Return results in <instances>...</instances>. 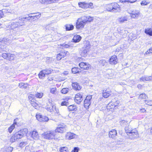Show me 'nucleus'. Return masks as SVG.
Instances as JSON below:
<instances>
[{
  "label": "nucleus",
  "mask_w": 152,
  "mask_h": 152,
  "mask_svg": "<svg viewBox=\"0 0 152 152\" xmlns=\"http://www.w3.org/2000/svg\"><path fill=\"white\" fill-rule=\"evenodd\" d=\"M28 132V129L26 128L23 129L15 133L11 137L10 141L12 143L15 142L17 140L23 137Z\"/></svg>",
  "instance_id": "f257e3e1"
},
{
  "label": "nucleus",
  "mask_w": 152,
  "mask_h": 152,
  "mask_svg": "<svg viewBox=\"0 0 152 152\" xmlns=\"http://www.w3.org/2000/svg\"><path fill=\"white\" fill-rule=\"evenodd\" d=\"M26 18L24 17H20L18 20L15 22L12 23L11 24L9 25V28L13 29L24 25L25 22H26Z\"/></svg>",
  "instance_id": "f03ea898"
},
{
  "label": "nucleus",
  "mask_w": 152,
  "mask_h": 152,
  "mask_svg": "<svg viewBox=\"0 0 152 152\" xmlns=\"http://www.w3.org/2000/svg\"><path fill=\"white\" fill-rule=\"evenodd\" d=\"M107 10L111 12H118L120 11V7L116 3H111L108 5Z\"/></svg>",
  "instance_id": "7ed1b4c3"
},
{
  "label": "nucleus",
  "mask_w": 152,
  "mask_h": 152,
  "mask_svg": "<svg viewBox=\"0 0 152 152\" xmlns=\"http://www.w3.org/2000/svg\"><path fill=\"white\" fill-rule=\"evenodd\" d=\"M56 134L54 131H48L44 132L42 134V136L44 138L47 139L52 140L55 139Z\"/></svg>",
  "instance_id": "20e7f679"
},
{
  "label": "nucleus",
  "mask_w": 152,
  "mask_h": 152,
  "mask_svg": "<svg viewBox=\"0 0 152 152\" xmlns=\"http://www.w3.org/2000/svg\"><path fill=\"white\" fill-rule=\"evenodd\" d=\"M28 17H24L26 18V22L29 20L30 21L36 20L39 18L41 16V14L39 13H31L28 15Z\"/></svg>",
  "instance_id": "39448f33"
},
{
  "label": "nucleus",
  "mask_w": 152,
  "mask_h": 152,
  "mask_svg": "<svg viewBox=\"0 0 152 152\" xmlns=\"http://www.w3.org/2000/svg\"><path fill=\"white\" fill-rule=\"evenodd\" d=\"M119 103L117 98H115L112 99L111 102L108 104L107 108L109 109H113L118 105Z\"/></svg>",
  "instance_id": "423d86ee"
},
{
  "label": "nucleus",
  "mask_w": 152,
  "mask_h": 152,
  "mask_svg": "<svg viewBox=\"0 0 152 152\" xmlns=\"http://www.w3.org/2000/svg\"><path fill=\"white\" fill-rule=\"evenodd\" d=\"M128 136L129 138L131 140L136 139L139 137L138 131L135 129H133L132 131Z\"/></svg>",
  "instance_id": "0eeeda50"
},
{
  "label": "nucleus",
  "mask_w": 152,
  "mask_h": 152,
  "mask_svg": "<svg viewBox=\"0 0 152 152\" xmlns=\"http://www.w3.org/2000/svg\"><path fill=\"white\" fill-rule=\"evenodd\" d=\"M2 56L4 58L10 61L14 60L15 58V55L14 54L7 53H2Z\"/></svg>",
  "instance_id": "6e6552de"
},
{
  "label": "nucleus",
  "mask_w": 152,
  "mask_h": 152,
  "mask_svg": "<svg viewBox=\"0 0 152 152\" xmlns=\"http://www.w3.org/2000/svg\"><path fill=\"white\" fill-rule=\"evenodd\" d=\"M79 66L81 68L84 70H89L91 68V65L88 63L81 62L79 64Z\"/></svg>",
  "instance_id": "1a4fd4ad"
},
{
  "label": "nucleus",
  "mask_w": 152,
  "mask_h": 152,
  "mask_svg": "<svg viewBox=\"0 0 152 152\" xmlns=\"http://www.w3.org/2000/svg\"><path fill=\"white\" fill-rule=\"evenodd\" d=\"M86 23L83 21L80 18H78L76 22V27L78 29H81L83 28Z\"/></svg>",
  "instance_id": "9d476101"
},
{
  "label": "nucleus",
  "mask_w": 152,
  "mask_h": 152,
  "mask_svg": "<svg viewBox=\"0 0 152 152\" xmlns=\"http://www.w3.org/2000/svg\"><path fill=\"white\" fill-rule=\"evenodd\" d=\"M36 117L37 119L40 122H47L49 120L48 117L42 116L40 114H37L36 115Z\"/></svg>",
  "instance_id": "9b49d317"
},
{
  "label": "nucleus",
  "mask_w": 152,
  "mask_h": 152,
  "mask_svg": "<svg viewBox=\"0 0 152 152\" xmlns=\"http://www.w3.org/2000/svg\"><path fill=\"white\" fill-rule=\"evenodd\" d=\"M75 102L78 104L80 103L83 100V94L82 93H78L77 94L74 99Z\"/></svg>",
  "instance_id": "f8f14e48"
},
{
  "label": "nucleus",
  "mask_w": 152,
  "mask_h": 152,
  "mask_svg": "<svg viewBox=\"0 0 152 152\" xmlns=\"http://www.w3.org/2000/svg\"><path fill=\"white\" fill-rule=\"evenodd\" d=\"M111 93V91L109 88H104L103 90V96L107 98L110 95Z\"/></svg>",
  "instance_id": "ddd939ff"
},
{
  "label": "nucleus",
  "mask_w": 152,
  "mask_h": 152,
  "mask_svg": "<svg viewBox=\"0 0 152 152\" xmlns=\"http://www.w3.org/2000/svg\"><path fill=\"white\" fill-rule=\"evenodd\" d=\"M130 14L132 18H137L139 17L140 15V12L138 10H133Z\"/></svg>",
  "instance_id": "4468645a"
},
{
  "label": "nucleus",
  "mask_w": 152,
  "mask_h": 152,
  "mask_svg": "<svg viewBox=\"0 0 152 152\" xmlns=\"http://www.w3.org/2000/svg\"><path fill=\"white\" fill-rule=\"evenodd\" d=\"M79 18L86 23L91 22L93 20V18L90 16H84Z\"/></svg>",
  "instance_id": "2eb2a0df"
},
{
  "label": "nucleus",
  "mask_w": 152,
  "mask_h": 152,
  "mask_svg": "<svg viewBox=\"0 0 152 152\" xmlns=\"http://www.w3.org/2000/svg\"><path fill=\"white\" fill-rule=\"evenodd\" d=\"M66 126L64 125L59 126L57 127L54 132H56H56H64L65 131Z\"/></svg>",
  "instance_id": "dca6fc26"
},
{
  "label": "nucleus",
  "mask_w": 152,
  "mask_h": 152,
  "mask_svg": "<svg viewBox=\"0 0 152 152\" xmlns=\"http://www.w3.org/2000/svg\"><path fill=\"white\" fill-rule=\"evenodd\" d=\"M34 96L32 94H30L28 96V98L31 101V105L35 107H37L38 106V104L37 103L34 102L35 99H34Z\"/></svg>",
  "instance_id": "f3484780"
},
{
  "label": "nucleus",
  "mask_w": 152,
  "mask_h": 152,
  "mask_svg": "<svg viewBox=\"0 0 152 152\" xmlns=\"http://www.w3.org/2000/svg\"><path fill=\"white\" fill-rule=\"evenodd\" d=\"M110 63L111 64L115 65L117 63V57L115 55H113L109 59Z\"/></svg>",
  "instance_id": "a211bd4d"
},
{
  "label": "nucleus",
  "mask_w": 152,
  "mask_h": 152,
  "mask_svg": "<svg viewBox=\"0 0 152 152\" xmlns=\"http://www.w3.org/2000/svg\"><path fill=\"white\" fill-rule=\"evenodd\" d=\"M67 51L61 52L58 54L56 57V59L57 60H60L61 58H64L66 55Z\"/></svg>",
  "instance_id": "6ab92c4d"
},
{
  "label": "nucleus",
  "mask_w": 152,
  "mask_h": 152,
  "mask_svg": "<svg viewBox=\"0 0 152 152\" xmlns=\"http://www.w3.org/2000/svg\"><path fill=\"white\" fill-rule=\"evenodd\" d=\"M140 81H150L152 80V76H143L140 79Z\"/></svg>",
  "instance_id": "aec40b11"
},
{
  "label": "nucleus",
  "mask_w": 152,
  "mask_h": 152,
  "mask_svg": "<svg viewBox=\"0 0 152 152\" xmlns=\"http://www.w3.org/2000/svg\"><path fill=\"white\" fill-rule=\"evenodd\" d=\"M116 131L115 129H112L109 132V137L112 138H115L117 135Z\"/></svg>",
  "instance_id": "412c9836"
},
{
  "label": "nucleus",
  "mask_w": 152,
  "mask_h": 152,
  "mask_svg": "<svg viewBox=\"0 0 152 152\" xmlns=\"http://www.w3.org/2000/svg\"><path fill=\"white\" fill-rule=\"evenodd\" d=\"M30 134L31 137L34 139H37L39 137L38 133L36 131H34L31 132H30Z\"/></svg>",
  "instance_id": "4be33fe9"
},
{
  "label": "nucleus",
  "mask_w": 152,
  "mask_h": 152,
  "mask_svg": "<svg viewBox=\"0 0 152 152\" xmlns=\"http://www.w3.org/2000/svg\"><path fill=\"white\" fill-rule=\"evenodd\" d=\"M72 73L74 74L75 73H81L82 74V73H84V72L83 71H81L80 70V69L77 67H74L72 68Z\"/></svg>",
  "instance_id": "5701e85b"
},
{
  "label": "nucleus",
  "mask_w": 152,
  "mask_h": 152,
  "mask_svg": "<svg viewBox=\"0 0 152 152\" xmlns=\"http://www.w3.org/2000/svg\"><path fill=\"white\" fill-rule=\"evenodd\" d=\"M81 39L82 37L80 36L75 35L74 36L72 39V40L73 42L76 43L80 42Z\"/></svg>",
  "instance_id": "b1692460"
},
{
  "label": "nucleus",
  "mask_w": 152,
  "mask_h": 152,
  "mask_svg": "<svg viewBox=\"0 0 152 152\" xmlns=\"http://www.w3.org/2000/svg\"><path fill=\"white\" fill-rule=\"evenodd\" d=\"M46 109L49 111L51 112L56 110V106L53 105H48L46 106Z\"/></svg>",
  "instance_id": "393cba45"
},
{
  "label": "nucleus",
  "mask_w": 152,
  "mask_h": 152,
  "mask_svg": "<svg viewBox=\"0 0 152 152\" xmlns=\"http://www.w3.org/2000/svg\"><path fill=\"white\" fill-rule=\"evenodd\" d=\"M90 47L88 46L87 48L84 49L81 53V55L83 57H86L87 55V53L89 51V48Z\"/></svg>",
  "instance_id": "a878e982"
},
{
  "label": "nucleus",
  "mask_w": 152,
  "mask_h": 152,
  "mask_svg": "<svg viewBox=\"0 0 152 152\" xmlns=\"http://www.w3.org/2000/svg\"><path fill=\"white\" fill-rule=\"evenodd\" d=\"M72 86L73 89L77 90H79L81 88V86H79L78 83H72Z\"/></svg>",
  "instance_id": "bb28decb"
},
{
  "label": "nucleus",
  "mask_w": 152,
  "mask_h": 152,
  "mask_svg": "<svg viewBox=\"0 0 152 152\" xmlns=\"http://www.w3.org/2000/svg\"><path fill=\"white\" fill-rule=\"evenodd\" d=\"M133 129L130 126H126L125 128V132L127 135L132 131Z\"/></svg>",
  "instance_id": "cd10ccee"
},
{
  "label": "nucleus",
  "mask_w": 152,
  "mask_h": 152,
  "mask_svg": "<svg viewBox=\"0 0 152 152\" xmlns=\"http://www.w3.org/2000/svg\"><path fill=\"white\" fill-rule=\"evenodd\" d=\"M4 43V42L3 40H0V53L2 51H5L6 50L5 48L6 46L4 45H2Z\"/></svg>",
  "instance_id": "c85d7f7f"
},
{
  "label": "nucleus",
  "mask_w": 152,
  "mask_h": 152,
  "mask_svg": "<svg viewBox=\"0 0 152 152\" xmlns=\"http://www.w3.org/2000/svg\"><path fill=\"white\" fill-rule=\"evenodd\" d=\"M76 135L73 133L68 132L67 133V137L69 140H71L75 138L76 137Z\"/></svg>",
  "instance_id": "c756f323"
},
{
  "label": "nucleus",
  "mask_w": 152,
  "mask_h": 152,
  "mask_svg": "<svg viewBox=\"0 0 152 152\" xmlns=\"http://www.w3.org/2000/svg\"><path fill=\"white\" fill-rule=\"evenodd\" d=\"M129 17L127 16H125L123 17H121L119 18L118 19V21L121 23H123L126 21L128 20Z\"/></svg>",
  "instance_id": "7c9ffc66"
},
{
  "label": "nucleus",
  "mask_w": 152,
  "mask_h": 152,
  "mask_svg": "<svg viewBox=\"0 0 152 152\" xmlns=\"http://www.w3.org/2000/svg\"><path fill=\"white\" fill-rule=\"evenodd\" d=\"M66 31H70L73 30L74 28V26L72 24H66L65 26Z\"/></svg>",
  "instance_id": "2f4dec72"
},
{
  "label": "nucleus",
  "mask_w": 152,
  "mask_h": 152,
  "mask_svg": "<svg viewBox=\"0 0 152 152\" xmlns=\"http://www.w3.org/2000/svg\"><path fill=\"white\" fill-rule=\"evenodd\" d=\"M68 108L69 111H76L77 110L76 106L73 105H69Z\"/></svg>",
  "instance_id": "473e14b6"
},
{
  "label": "nucleus",
  "mask_w": 152,
  "mask_h": 152,
  "mask_svg": "<svg viewBox=\"0 0 152 152\" xmlns=\"http://www.w3.org/2000/svg\"><path fill=\"white\" fill-rule=\"evenodd\" d=\"M145 32L146 34L150 36H152V29L151 28H147L145 29Z\"/></svg>",
  "instance_id": "72a5a7b5"
},
{
  "label": "nucleus",
  "mask_w": 152,
  "mask_h": 152,
  "mask_svg": "<svg viewBox=\"0 0 152 152\" xmlns=\"http://www.w3.org/2000/svg\"><path fill=\"white\" fill-rule=\"evenodd\" d=\"M13 150V148L11 147H6L3 149L4 152H12Z\"/></svg>",
  "instance_id": "f704fd0d"
},
{
  "label": "nucleus",
  "mask_w": 152,
  "mask_h": 152,
  "mask_svg": "<svg viewBox=\"0 0 152 152\" xmlns=\"http://www.w3.org/2000/svg\"><path fill=\"white\" fill-rule=\"evenodd\" d=\"M28 85V84L27 83L22 82L20 83L19 84V86L20 88H26Z\"/></svg>",
  "instance_id": "c9c22d12"
},
{
  "label": "nucleus",
  "mask_w": 152,
  "mask_h": 152,
  "mask_svg": "<svg viewBox=\"0 0 152 152\" xmlns=\"http://www.w3.org/2000/svg\"><path fill=\"white\" fill-rule=\"evenodd\" d=\"M91 103V101L85 100L84 101V107L86 109H87L88 108V107Z\"/></svg>",
  "instance_id": "e433bc0d"
},
{
  "label": "nucleus",
  "mask_w": 152,
  "mask_h": 152,
  "mask_svg": "<svg viewBox=\"0 0 152 152\" xmlns=\"http://www.w3.org/2000/svg\"><path fill=\"white\" fill-rule=\"evenodd\" d=\"M2 11H3V12L4 15H5V14L8 13L12 14L14 13V12H12L11 10H9V9H3L2 10Z\"/></svg>",
  "instance_id": "4c0bfd02"
},
{
  "label": "nucleus",
  "mask_w": 152,
  "mask_h": 152,
  "mask_svg": "<svg viewBox=\"0 0 152 152\" xmlns=\"http://www.w3.org/2000/svg\"><path fill=\"white\" fill-rule=\"evenodd\" d=\"M45 71L44 70H41L40 71L38 75L39 77L40 78L42 79L43 77L45 76Z\"/></svg>",
  "instance_id": "58836bf2"
},
{
  "label": "nucleus",
  "mask_w": 152,
  "mask_h": 152,
  "mask_svg": "<svg viewBox=\"0 0 152 152\" xmlns=\"http://www.w3.org/2000/svg\"><path fill=\"white\" fill-rule=\"evenodd\" d=\"M78 5L80 7L83 8H87L86 3L85 2H79Z\"/></svg>",
  "instance_id": "ea45409f"
},
{
  "label": "nucleus",
  "mask_w": 152,
  "mask_h": 152,
  "mask_svg": "<svg viewBox=\"0 0 152 152\" xmlns=\"http://www.w3.org/2000/svg\"><path fill=\"white\" fill-rule=\"evenodd\" d=\"M15 124H16V123L14 122V124L8 128V130L9 133H11L13 129L15 128Z\"/></svg>",
  "instance_id": "a19ab883"
},
{
  "label": "nucleus",
  "mask_w": 152,
  "mask_h": 152,
  "mask_svg": "<svg viewBox=\"0 0 152 152\" xmlns=\"http://www.w3.org/2000/svg\"><path fill=\"white\" fill-rule=\"evenodd\" d=\"M60 45L63 48H67L71 47V45L69 43H68V44L64 43L62 44H60Z\"/></svg>",
  "instance_id": "79ce46f5"
},
{
  "label": "nucleus",
  "mask_w": 152,
  "mask_h": 152,
  "mask_svg": "<svg viewBox=\"0 0 152 152\" xmlns=\"http://www.w3.org/2000/svg\"><path fill=\"white\" fill-rule=\"evenodd\" d=\"M59 151L60 152H67V148L66 147H61L60 148Z\"/></svg>",
  "instance_id": "37998d69"
},
{
  "label": "nucleus",
  "mask_w": 152,
  "mask_h": 152,
  "mask_svg": "<svg viewBox=\"0 0 152 152\" xmlns=\"http://www.w3.org/2000/svg\"><path fill=\"white\" fill-rule=\"evenodd\" d=\"M69 90L67 88H63L61 90V92L63 94H66L68 92Z\"/></svg>",
  "instance_id": "c03bdc74"
},
{
  "label": "nucleus",
  "mask_w": 152,
  "mask_h": 152,
  "mask_svg": "<svg viewBox=\"0 0 152 152\" xmlns=\"http://www.w3.org/2000/svg\"><path fill=\"white\" fill-rule=\"evenodd\" d=\"M43 95V94L42 93H37L35 95V96L39 98H41Z\"/></svg>",
  "instance_id": "a18cd8bd"
},
{
  "label": "nucleus",
  "mask_w": 152,
  "mask_h": 152,
  "mask_svg": "<svg viewBox=\"0 0 152 152\" xmlns=\"http://www.w3.org/2000/svg\"><path fill=\"white\" fill-rule=\"evenodd\" d=\"M120 124L121 125L124 126L127 124V121L124 120H122L120 122Z\"/></svg>",
  "instance_id": "49530a36"
},
{
  "label": "nucleus",
  "mask_w": 152,
  "mask_h": 152,
  "mask_svg": "<svg viewBox=\"0 0 152 152\" xmlns=\"http://www.w3.org/2000/svg\"><path fill=\"white\" fill-rule=\"evenodd\" d=\"M147 96L145 93L141 94L139 96V98L142 99H146Z\"/></svg>",
  "instance_id": "de8ad7c7"
},
{
  "label": "nucleus",
  "mask_w": 152,
  "mask_h": 152,
  "mask_svg": "<svg viewBox=\"0 0 152 152\" xmlns=\"http://www.w3.org/2000/svg\"><path fill=\"white\" fill-rule=\"evenodd\" d=\"M93 6V4L92 3H86L87 8H92Z\"/></svg>",
  "instance_id": "09e8293b"
},
{
  "label": "nucleus",
  "mask_w": 152,
  "mask_h": 152,
  "mask_svg": "<svg viewBox=\"0 0 152 152\" xmlns=\"http://www.w3.org/2000/svg\"><path fill=\"white\" fill-rule=\"evenodd\" d=\"M26 142H21L19 144V146L20 147H23L26 145Z\"/></svg>",
  "instance_id": "8fccbe9b"
},
{
  "label": "nucleus",
  "mask_w": 152,
  "mask_h": 152,
  "mask_svg": "<svg viewBox=\"0 0 152 152\" xmlns=\"http://www.w3.org/2000/svg\"><path fill=\"white\" fill-rule=\"evenodd\" d=\"M69 104L68 102L64 101L61 102V106H67Z\"/></svg>",
  "instance_id": "3c124183"
},
{
  "label": "nucleus",
  "mask_w": 152,
  "mask_h": 152,
  "mask_svg": "<svg viewBox=\"0 0 152 152\" xmlns=\"http://www.w3.org/2000/svg\"><path fill=\"white\" fill-rule=\"evenodd\" d=\"M99 62L101 64H102V66H104V65H105V64L106 63V61L103 59L100 60L99 61Z\"/></svg>",
  "instance_id": "603ef678"
},
{
  "label": "nucleus",
  "mask_w": 152,
  "mask_h": 152,
  "mask_svg": "<svg viewBox=\"0 0 152 152\" xmlns=\"http://www.w3.org/2000/svg\"><path fill=\"white\" fill-rule=\"evenodd\" d=\"M149 2H146L145 1H143L140 3V4L142 6L146 5L149 4Z\"/></svg>",
  "instance_id": "864d4df0"
},
{
  "label": "nucleus",
  "mask_w": 152,
  "mask_h": 152,
  "mask_svg": "<svg viewBox=\"0 0 152 152\" xmlns=\"http://www.w3.org/2000/svg\"><path fill=\"white\" fill-rule=\"evenodd\" d=\"M45 71V75H48L49 74L51 73V70H50L49 69H46L44 70H43Z\"/></svg>",
  "instance_id": "5fc2aeb1"
},
{
  "label": "nucleus",
  "mask_w": 152,
  "mask_h": 152,
  "mask_svg": "<svg viewBox=\"0 0 152 152\" xmlns=\"http://www.w3.org/2000/svg\"><path fill=\"white\" fill-rule=\"evenodd\" d=\"M145 103L149 105H152V100H147L145 101Z\"/></svg>",
  "instance_id": "6e6d98bb"
},
{
  "label": "nucleus",
  "mask_w": 152,
  "mask_h": 152,
  "mask_svg": "<svg viewBox=\"0 0 152 152\" xmlns=\"http://www.w3.org/2000/svg\"><path fill=\"white\" fill-rule=\"evenodd\" d=\"M56 90V88H53L50 89V93L52 94H55Z\"/></svg>",
  "instance_id": "4d7b16f0"
},
{
  "label": "nucleus",
  "mask_w": 152,
  "mask_h": 152,
  "mask_svg": "<svg viewBox=\"0 0 152 152\" xmlns=\"http://www.w3.org/2000/svg\"><path fill=\"white\" fill-rule=\"evenodd\" d=\"M92 96L91 95H89L87 96L85 100H86L87 101H91V100L92 99Z\"/></svg>",
  "instance_id": "13d9d810"
},
{
  "label": "nucleus",
  "mask_w": 152,
  "mask_h": 152,
  "mask_svg": "<svg viewBox=\"0 0 152 152\" xmlns=\"http://www.w3.org/2000/svg\"><path fill=\"white\" fill-rule=\"evenodd\" d=\"M79 150V149L78 147H75L71 152H78Z\"/></svg>",
  "instance_id": "bf43d9fd"
},
{
  "label": "nucleus",
  "mask_w": 152,
  "mask_h": 152,
  "mask_svg": "<svg viewBox=\"0 0 152 152\" xmlns=\"http://www.w3.org/2000/svg\"><path fill=\"white\" fill-rule=\"evenodd\" d=\"M5 16V15H4V14L2 10H0V19L1 18H3Z\"/></svg>",
  "instance_id": "052dcab7"
},
{
  "label": "nucleus",
  "mask_w": 152,
  "mask_h": 152,
  "mask_svg": "<svg viewBox=\"0 0 152 152\" xmlns=\"http://www.w3.org/2000/svg\"><path fill=\"white\" fill-rule=\"evenodd\" d=\"M5 87L4 86H0V91L2 92L4 91V88Z\"/></svg>",
  "instance_id": "680f3d73"
},
{
  "label": "nucleus",
  "mask_w": 152,
  "mask_h": 152,
  "mask_svg": "<svg viewBox=\"0 0 152 152\" xmlns=\"http://www.w3.org/2000/svg\"><path fill=\"white\" fill-rule=\"evenodd\" d=\"M59 0H50V4L56 2Z\"/></svg>",
  "instance_id": "e2e57ef3"
},
{
  "label": "nucleus",
  "mask_w": 152,
  "mask_h": 152,
  "mask_svg": "<svg viewBox=\"0 0 152 152\" xmlns=\"http://www.w3.org/2000/svg\"><path fill=\"white\" fill-rule=\"evenodd\" d=\"M45 4H50V0H44Z\"/></svg>",
  "instance_id": "0e129e2a"
},
{
  "label": "nucleus",
  "mask_w": 152,
  "mask_h": 152,
  "mask_svg": "<svg viewBox=\"0 0 152 152\" xmlns=\"http://www.w3.org/2000/svg\"><path fill=\"white\" fill-rule=\"evenodd\" d=\"M137 1V0H128V3H133Z\"/></svg>",
  "instance_id": "69168bd1"
},
{
  "label": "nucleus",
  "mask_w": 152,
  "mask_h": 152,
  "mask_svg": "<svg viewBox=\"0 0 152 152\" xmlns=\"http://www.w3.org/2000/svg\"><path fill=\"white\" fill-rule=\"evenodd\" d=\"M120 1L121 3H125L126 2L128 3V0H121Z\"/></svg>",
  "instance_id": "338daca9"
},
{
  "label": "nucleus",
  "mask_w": 152,
  "mask_h": 152,
  "mask_svg": "<svg viewBox=\"0 0 152 152\" xmlns=\"http://www.w3.org/2000/svg\"><path fill=\"white\" fill-rule=\"evenodd\" d=\"M39 2L42 4H45L44 0H39Z\"/></svg>",
  "instance_id": "774afa93"
}]
</instances>
